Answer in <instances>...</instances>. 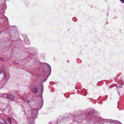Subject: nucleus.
<instances>
[{"instance_id":"1","label":"nucleus","mask_w":124,"mask_h":124,"mask_svg":"<svg viewBox=\"0 0 124 124\" xmlns=\"http://www.w3.org/2000/svg\"><path fill=\"white\" fill-rule=\"evenodd\" d=\"M26 96H24L21 98L23 100L22 106L24 109L25 113L27 115L28 124H34V119L37 117L38 111L42 107L43 102L41 99L38 100V103L37 104V106L35 107L36 108L32 109L34 108V106L31 105L29 97H26ZM8 120L10 124H16L15 120L13 119L8 117Z\"/></svg>"},{"instance_id":"2","label":"nucleus","mask_w":124,"mask_h":124,"mask_svg":"<svg viewBox=\"0 0 124 124\" xmlns=\"http://www.w3.org/2000/svg\"><path fill=\"white\" fill-rule=\"evenodd\" d=\"M99 114V113L98 112L92 109H90L89 112L87 113V115L88 116H94L95 115H98Z\"/></svg>"},{"instance_id":"3","label":"nucleus","mask_w":124,"mask_h":124,"mask_svg":"<svg viewBox=\"0 0 124 124\" xmlns=\"http://www.w3.org/2000/svg\"><path fill=\"white\" fill-rule=\"evenodd\" d=\"M101 119L98 118H96L94 120L90 121L89 122L91 124H98L100 120Z\"/></svg>"},{"instance_id":"4","label":"nucleus","mask_w":124,"mask_h":124,"mask_svg":"<svg viewBox=\"0 0 124 124\" xmlns=\"http://www.w3.org/2000/svg\"><path fill=\"white\" fill-rule=\"evenodd\" d=\"M31 88L32 91L35 94L37 93V89L33 85H31Z\"/></svg>"},{"instance_id":"5","label":"nucleus","mask_w":124,"mask_h":124,"mask_svg":"<svg viewBox=\"0 0 124 124\" xmlns=\"http://www.w3.org/2000/svg\"><path fill=\"white\" fill-rule=\"evenodd\" d=\"M45 76L43 77V78L41 80V81L42 82H44L47 79L48 76H47V72H44Z\"/></svg>"},{"instance_id":"6","label":"nucleus","mask_w":124,"mask_h":124,"mask_svg":"<svg viewBox=\"0 0 124 124\" xmlns=\"http://www.w3.org/2000/svg\"><path fill=\"white\" fill-rule=\"evenodd\" d=\"M76 114H75L74 115V118H73L72 119L73 121H77L79 119V115H77L76 113Z\"/></svg>"},{"instance_id":"7","label":"nucleus","mask_w":124,"mask_h":124,"mask_svg":"<svg viewBox=\"0 0 124 124\" xmlns=\"http://www.w3.org/2000/svg\"><path fill=\"white\" fill-rule=\"evenodd\" d=\"M110 123L111 124H122L119 121L114 120L110 121Z\"/></svg>"},{"instance_id":"8","label":"nucleus","mask_w":124,"mask_h":124,"mask_svg":"<svg viewBox=\"0 0 124 124\" xmlns=\"http://www.w3.org/2000/svg\"><path fill=\"white\" fill-rule=\"evenodd\" d=\"M45 65L46 66L47 69H48V72L50 73L51 71V68L50 66L46 63H45Z\"/></svg>"},{"instance_id":"9","label":"nucleus","mask_w":124,"mask_h":124,"mask_svg":"<svg viewBox=\"0 0 124 124\" xmlns=\"http://www.w3.org/2000/svg\"><path fill=\"white\" fill-rule=\"evenodd\" d=\"M40 87L41 88L39 89V92H40V94L42 95L43 91V85L42 83L40 84Z\"/></svg>"},{"instance_id":"10","label":"nucleus","mask_w":124,"mask_h":124,"mask_svg":"<svg viewBox=\"0 0 124 124\" xmlns=\"http://www.w3.org/2000/svg\"><path fill=\"white\" fill-rule=\"evenodd\" d=\"M6 97L11 100H13L14 99V96L12 94L7 95Z\"/></svg>"},{"instance_id":"11","label":"nucleus","mask_w":124,"mask_h":124,"mask_svg":"<svg viewBox=\"0 0 124 124\" xmlns=\"http://www.w3.org/2000/svg\"><path fill=\"white\" fill-rule=\"evenodd\" d=\"M24 41L25 43L27 44H28L29 42V40L28 38L26 37L24 39Z\"/></svg>"},{"instance_id":"12","label":"nucleus","mask_w":124,"mask_h":124,"mask_svg":"<svg viewBox=\"0 0 124 124\" xmlns=\"http://www.w3.org/2000/svg\"><path fill=\"white\" fill-rule=\"evenodd\" d=\"M3 68H1L0 69V74H2L3 73Z\"/></svg>"},{"instance_id":"13","label":"nucleus","mask_w":124,"mask_h":124,"mask_svg":"<svg viewBox=\"0 0 124 124\" xmlns=\"http://www.w3.org/2000/svg\"><path fill=\"white\" fill-rule=\"evenodd\" d=\"M3 78L5 79H6L7 78V76L5 74H4Z\"/></svg>"},{"instance_id":"14","label":"nucleus","mask_w":124,"mask_h":124,"mask_svg":"<svg viewBox=\"0 0 124 124\" xmlns=\"http://www.w3.org/2000/svg\"><path fill=\"white\" fill-rule=\"evenodd\" d=\"M3 120L4 123H2V124H7V122L5 120L3 119Z\"/></svg>"},{"instance_id":"15","label":"nucleus","mask_w":124,"mask_h":124,"mask_svg":"<svg viewBox=\"0 0 124 124\" xmlns=\"http://www.w3.org/2000/svg\"><path fill=\"white\" fill-rule=\"evenodd\" d=\"M68 116L70 118H72L73 117V116H72L70 114H69L68 115Z\"/></svg>"},{"instance_id":"16","label":"nucleus","mask_w":124,"mask_h":124,"mask_svg":"<svg viewBox=\"0 0 124 124\" xmlns=\"http://www.w3.org/2000/svg\"><path fill=\"white\" fill-rule=\"evenodd\" d=\"M4 60V59L1 57H0V61H3Z\"/></svg>"},{"instance_id":"17","label":"nucleus","mask_w":124,"mask_h":124,"mask_svg":"<svg viewBox=\"0 0 124 124\" xmlns=\"http://www.w3.org/2000/svg\"><path fill=\"white\" fill-rule=\"evenodd\" d=\"M116 86L118 88H120L121 87V85H116Z\"/></svg>"},{"instance_id":"18","label":"nucleus","mask_w":124,"mask_h":124,"mask_svg":"<svg viewBox=\"0 0 124 124\" xmlns=\"http://www.w3.org/2000/svg\"><path fill=\"white\" fill-rule=\"evenodd\" d=\"M120 1L123 3H124V0H120Z\"/></svg>"},{"instance_id":"19","label":"nucleus","mask_w":124,"mask_h":124,"mask_svg":"<svg viewBox=\"0 0 124 124\" xmlns=\"http://www.w3.org/2000/svg\"><path fill=\"white\" fill-rule=\"evenodd\" d=\"M5 17L7 19H8L7 18V17Z\"/></svg>"},{"instance_id":"20","label":"nucleus","mask_w":124,"mask_h":124,"mask_svg":"<svg viewBox=\"0 0 124 124\" xmlns=\"http://www.w3.org/2000/svg\"><path fill=\"white\" fill-rule=\"evenodd\" d=\"M8 113H9V112H8Z\"/></svg>"},{"instance_id":"21","label":"nucleus","mask_w":124,"mask_h":124,"mask_svg":"<svg viewBox=\"0 0 124 124\" xmlns=\"http://www.w3.org/2000/svg\"><path fill=\"white\" fill-rule=\"evenodd\" d=\"M117 108H118V106H117Z\"/></svg>"}]
</instances>
